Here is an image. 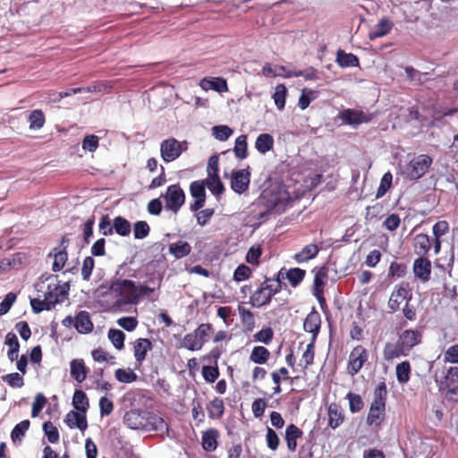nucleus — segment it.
Listing matches in <instances>:
<instances>
[{
  "label": "nucleus",
  "mask_w": 458,
  "mask_h": 458,
  "mask_svg": "<svg viewBox=\"0 0 458 458\" xmlns=\"http://www.w3.org/2000/svg\"><path fill=\"white\" fill-rule=\"evenodd\" d=\"M200 87L204 90L213 89L216 92L223 93L228 91L227 82L221 77L216 78H204L200 81Z\"/></svg>",
  "instance_id": "6ab92c4d"
},
{
  "label": "nucleus",
  "mask_w": 458,
  "mask_h": 458,
  "mask_svg": "<svg viewBox=\"0 0 458 458\" xmlns=\"http://www.w3.org/2000/svg\"><path fill=\"white\" fill-rule=\"evenodd\" d=\"M191 251V246L184 241H178L169 245V252L177 259L188 256Z\"/></svg>",
  "instance_id": "bb28decb"
},
{
  "label": "nucleus",
  "mask_w": 458,
  "mask_h": 458,
  "mask_svg": "<svg viewBox=\"0 0 458 458\" xmlns=\"http://www.w3.org/2000/svg\"><path fill=\"white\" fill-rule=\"evenodd\" d=\"M386 416V406L379 405L377 403H371L369 411L367 417L369 426L379 427L384 421Z\"/></svg>",
  "instance_id": "2eb2a0df"
},
{
  "label": "nucleus",
  "mask_w": 458,
  "mask_h": 458,
  "mask_svg": "<svg viewBox=\"0 0 458 458\" xmlns=\"http://www.w3.org/2000/svg\"><path fill=\"white\" fill-rule=\"evenodd\" d=\"M72 405L77 411L86 413L89 407L87 394L82 390H75L72 397Z\"/></svg>",
  "instance_id": "7c9ffc66"
},
{
  "label": "nucleus",
  "mask_w": 458,
  "mask_h": 458,
  "mask_svg": "<svg viewBox=\"0 0 458 458\" xmlns=\"http://www.w3.org/2000/svg\"><path fill=\"white\" fill-rule=\"evenodd\" d=\"M400 345L409 354L410 351L421 342V334L418 330H404L398 338Z\"/></svg>",
  "instance_id": "9d476101"
},
{
  "label": "nucleus",
  "mask_w": 458,
  "mask_h": 458,
  "mask_svg": "<svg viewBox=\"0 0 458 458\" xmlns=\"http://www.w3.org/2000/svg\"><path fill=\"white\" fill-rule=\"evenodd\" d=\"M250 182V173L249 168L233 171L231 176V188L234 192L238 194L245 192L249 189Z\"/></svg>",
  "instance_id": "6e6552de"
},
{
  "label": "nucleus",
  "mask_w": 458,
  "mask_h": 458,
  "mask_svg": "<svg viewBox=\"0 0 458 458\" xmlns=\"http://www.w3.org/2000/svg\"><path fill=\"white\" fill-rule=\"evenodd\" d=\"M28 121L30 130H39L45 124V114L41 109H35L29 114Z\"/></svg>",
  "instance_id": "f704fd0d"
},
{
  "label": "nucleus",
  "mask_w": 458,
  "mask_h": 458,
  "mask_svg": "<svg viewBox=\"0 0 458 458\" xmlns=\"http://www.w3.org/2000/svg\"><path fill=\"white\" fill-rule=\"evenodd\" d=\"M108 338L114 348L122 350L124 346L125 334L119 329L112 328L108 331Z\"/></svg>",
  "instance_id": "79ce46f5"
},
{
  "label": "nucleus",
  "mask_w": 458,
  "mask_h": 458,
  "mask_svg": "<svg viewBox=\"0 0 458 458\" xmlns=\"http://www.w3.org/2000/svg\"><path fill=\"white\" fill-rule=\"evenodd\" d=\"M321 327V317L320 314L313 307L311 311L307 315L303 322V329L311 334V340L315 342Z\"/></svg>",
  "instance_id": "1a4fd4ad"
},
{
  "label": "nucleus",
  "mask_w": 458,
  "mask_h": 458,
  "mask_svg": "<svg viewBox=\"0 0 458 458\" xmlns=\"http://www.w3.org/2000/svg\"><path fill=\"white\" fill-rule=\"evenodd\" d=\"M219 432L217 429L210 428L203 432L202 447L207 452H212L217 447V438Z\"/></svg>",
  "instance_id": "b1692460"
},
{
  "label": "nucleus",
  "mask_w": 458,
  "mask_h": 458,
  "mask_svg": "<svg viewBox=\"0 0 458 458\" xmlns=\"http://www.w3.org/2000/svg\"><path fill=\"white\" fill-rule=\"evenodd\" d=\"M273 336H274L273 329L271 327H267L262 328L261 330L257 332L254 335V339L257 342H259V343H262L265 344H268L272 341Z\"/></svg>",
  "instance_id": "bf43d9fd"
},
{
  "label": "nucleus",
  "mask_w": 458,
  "mask_h": 458,
  "mask_svg": "<svg viewBox=\"0 0 458 458\" xmlns=\"http://www.w3.org/2000/svg\"><path fill=\"white\" fill-rule=\"evenodd\" d=\"M414 252L420 257H424L430 250L431 242L428 235L425 233L417 234L414 237Z\"/></svg>",
  "instance_id": "412c9836"
},
{
  "label": "nucleus",
  "mask_w": 458,
  "mask_h": 458,
  "mask_svg": "<svg viewBox=\"0 0 458 458\" xmlns=\"http://www.w3.org/2000/svg\"><path fill=\"white\" fill-rule=\"evenodd\" d=\"M341 118L344 123L352 126H357L359 124H361L363 123H369L370 121V117L367 115L365 113L354 109L344 110L341 114Z\"/></svg>",
  "instance_id": "f8f14e48"
},
{
  "label": "nucleus",
  "mask_w": 458,
  "mask_h": 458,
  "mask_svg": "<svg viewBox=\"0 0 458 458\" xmlns=\"http://www.w3.org/2000/svg\"><path fill=\"white\" fill-rule=\"evenodd\" d=\"M413 273L422 282H428L431 276V262L424 257H419L413 263Z\"/></svg>",
  "instance_id": "9b49d317"
},
{
  "label": "nucleus",
  "mask_w": 458,
  "mask_h": 458,
  "mask_svg": "<svg viewBox=\"0 0 458 458\" xmlns=\"http://www.w3.org/2000/svg\"><path fill=\"white\" fill-rule=\"evenodd\" d=\"M270 356L269 351L261 345L255 346L250 355V360L257 364H265Z\"/></svg>",
  "instance_id": "72a5a7b5"
},
{
  "label": "nucleus",
  "mask_w": 458,
  "mask_h": 458,
  "mask_svg": "<svg viewBox=\"0 0 458 458\" xmlns=\"http://www.w3.org/2000/svg\"><path fill=\"white\" fill-rule=\"evenodd\" d=\"M30 422L29 420H24L16 424L11 432V438L13 443L21 441L25 436L26 431L29 429Z\"/></svg>",
  "instance_id": "58836bf2"
},
{
  "label": "nucleus",
  "mask_w": 458,
  "mask_h": 458,
  "mask_svg": "<svg viewBox=\"0 0 458 458\" xmlns=\"http://www.w3.org/2000/svg\"><path fill=\"white\" fill-rule=\"evenodd\" d=\"M115 378L122 383L130 384L137 380L138 376L131 369H117L114 371Z\"/></svg>",
  "instance_id": "37998d69"
},
{
  "label": "nucleus",
  "mask_w": 458,
  "mask_h": 458,
  "mask_svg": "<svg viewBox=\"0 0 458 458\" xmlns=\"http://www.w3.org/2000/svg\"><path fill=\"white\" fill-rule=\"evenodd\" d=\"M201 373L205 380L209 383H214L219 377V370L216 366H203Z\"/></svg>",
  "instance_id": "e2e57ef3"
},
{
  "label": "nucleus",
  "mask_w": 458,
  "mask_h": 458,
  "mask_svg": "<svg viewBox=\"0 0 458 458\" xmlns=\"http://www.w3.org/2000/svg\"><path fill=\"white\" fill-rule=\"evenodd\" d=\"M238 310L242 321L246 326L247 330L252 331L255 327V319L253 313L242 306H239Z\"/></svg>",
  "instance_id": "49530a36"
},
{
  "label": "nucleus",
  "mask_w": 458,
  "mask_h": 458,
  "mask_svg": "<svg viewBox=\"0 0 458 458\" xmlns=\"http://www.w3.org/2000/svg\"><path fill=\"white\" fill-rule=\"evenodd\" d=\"M274 147V138L268 133L259 134L255 141V148L260 154H266Z\"/></svg>",
  "instance_id": "c85d7f7f"
},
{
  "label": "nucleus",
  "mask_w": 458,
  "mask_h": 458,
  "mask_svg": "<svg viewBox=\"0 0 458 458\" xmlns=\"http://www.w3.org/2000/svg\"><path fill=\"white\" fill-rule=\"evenodd\" d=\"M369 354L367 350L361 346L357 345L352 349L349 355L347 371L351 376H355L361 369L365 362L368 360Z\"/></svg>",
  "instance_id": "423d86ee"
},
{
  "label": "nucleus",
  "mask_w": 458,
  "mask_h": 458,
  "mask_svg": "<svg viewBox=\"0 0 458 458\" xmlns=\"http://www.w3.org/2000/svg\"><path fill=\"white\" fill-rule=\"evenodd\" d=\"M266 441L269 449L276 451L280 444L279 437L271 428H267Z\"/></svg>",
  "instance_id": "0e129e2a"
},
{
  "label": "nucleus",
  "mask_w": 458,
  "mask_h": 458,
  "mask_svg": "<svg viewBox=\"0 0 458 458\" xmlns=\"http://www.w3.org/2000/svg\"><path fill=\"white\" fill-rule=\"evenodd\" d=\"M149 225L146 221H137L133 225V234L134 238L141 240L146 238L149 234Z\"/></svg>",
  "instance_id": "3c124183"
},
{
  "label": "nucleus",
  "mask_w": 458,
  "mask_h": 458,
  "mask_svg": "<svg viewBox=\"0 0 458 458\" xmlns=\"http://www.w3.org/2000/svg\"><path fill=\"white\" fill-rule=\"evenodd\" d=\"M287 95V89L284 84H278L276 87L275 93L273 94V99L276 107L279 110H283L285 106V98Z\"/></svg>",
  "instance_id": "ea45409f"
},
{
  "label": "nucleus",
  "mask_w": 458,
  "mask_h": 458,
  "mask_svg": "<svg viewBox=\"0 0 458 458\" xmlns=\"http://www.w3.org/2000/svg\"><path fill=\"white\" fill-rule=\"evenodd\" d=\"M206 185L208 190L216 196L222 194L225 191L224 184L222 183L219 175L208 176Z\"/></svg>",
  "instance_id": "a18cd8bd"
},
{
  "label": "nucleus",
  "mask_w": 458,
  "mask_h": 458,
  "mask_svg": "<svg viewBox=\"0 0 458 458\" xmlns=\"http://www.w3.org/2000/svg\"><path fill=\"white\" fill-rule=\"evenodd\" d=\"M387 395L386 386L385 382L377 385L374 391V400L372 403H377L379 405L386 406V399Z\"/></svg>",
  "instance_id": "5fc2aeb1"
},
{
  "label": "nucleus",
  "mask_w": 458,
  "mask_h": 458,
  "mask_svg": "<svg viewBox=\"0 0 458 458\" xmlns=\"http://www.w3.org/2000/svg\"><path fill=\"white\" fill-rule=\"evenodd\" d=\"M393 175L390 172L386 173L381 178L379 187L377 188L376 198L383 197L389 190L392 184Z\"/></svg>",
  "instance_id": "603ef678"
},
{
  "label": "nucleus",
  "mask_w": 458,
  "mask_h": 458,
  "mask_svg": "<svg viewBox=\"0 0 458 458\" xmlns=\"http://www.w3.org/2000/svg\"><path fill=\"white\" fill-rule=\"evenodd\" d=\"M182 153L180 141L175 138L164 140L160 144V156L164 162L170 163L176 160Z\"/></svg>",
  "instance_id": "0eeeda50"
},
{
  "label": "nucleus",
  "mask_w": 458,
  "mask_h": 458,
  "mask_svg": "<svg viewBox=\"0 0 458 458\" xmlns=\"http://www.w3.org/2000/svg\"><path fill=\"white\" fill-rule=\"evenodd\" d=\"M396 378L400 384L407 383L410 379L411 365L410 362L405 360L398 363L395 368Z\"/></svg>",
  "instance_id": "e433bc0d"
},
{
  "label": "nucleus",
  "mask_w": 458,
  "mask_h": 458,
  "mask_svg": "<svg viewBox=\"0 0 458 458\" xmlns=\"http://www.w3.org/2000/svg\"><path fill=\"white\" fill-rule=\"evenodd\" d=\"M328 426L335 429L338 428L344 420V415L342 411V408L335 403H331L328 406Z\"/></svg>",
  "instance_id": "aec40b11"
},
{
  "label": "nucleus",
  "mask_w": 458,
  "mask_h": 458,
  "mask_svg": "<svg viewBox=\"0 0 458 458\" xmlns=\"http://www.w3.org/2000/svg\"><path fill=\"white\" fill-rule=\"evenodd\" d=\"M206 182L204 181H194L190 185V192L194 199H206Z\"/></svg>",
  "instance_id": "09e8293b"
},
{
  "label": "nucleus",
  "mask_w": 458,
  "mask_h": 458,
  "mask_svg": "<svg viewBox=\"0 0 458 458\" xmlns=\"http://www.w3.org/2000/svg\"><path fill=\"white\" fill-rule=\"evenodd\" d=\"M109 291L116 298L115 303L118 306L136 304L139 301L138 287L131 280L114 277L111 281Z\"/></svg>",
  "instance_id": "f03ea898"
},
{
  "label": "nucleus",
  "mask_w": 458,
  "mask_h": 458,
  "mask_svg": "<svg viewBox=\"0 0 458 458\" xmlns=\"http://www.w3.org/2000/svg\"><path fill=\"white\" fill-rule=\"evenodd\" d=\"M208 416L212 419H220L225 411V405L222 399L215 397L207 406Z\"/></svg>",
  "instance_id": "473e14b6"
},
{
  "label": "nucleus",
  "mask_w": 458,
  "mask_h": 458,
  "mask_svg": "<svg viewBox=\"0 0 458 458\" xmlns=\"http://www.w3.org/2000/svg\"><path fill=\"white\" fill-rule=\"evenodd\" d=\"M432 163L433 159L428 155H419L406 165L403 174L409 180H418L428 172Z\"/></svg>",
  "instance_id": "20e7f679"
},
{
  "label": "nucleus",
  "mask_w": 458,
  "mask_h": 458,
  "mask_svg": "<svg viewBox=\"0 0 458 458\" xmlns=\"http://www.w3.org/2000/svg\"><path fill=\"white\" fill-rule=\"evenodd\" d=\"M318 92L310 89H303L299 98L298 106L301 110H305L311 101L318 98Z\"/></svg>",
  "instance_id": "4c0bfd02"
},
{
  "label": "nucleus",
  "mask_w": 458,
  "mask_h": 458,
  "mask_svg": "<svg viewBox=\"0 0 458 458\" xmlns=\"http://www.w3.org/2000/svg\"><path fill=\"white\" fill-rule=\"evenodd\" d=\"M64 421L70 428H77L81 431H84L88 428L86 413L79 411H70Z\"/></svg>",
  "instance_id": "4468645a"
},
{
  "label": "nucleus",
  "mask_w": 458,
  "mask_h": 458,
  "mask_svg": "<svg viewBox=\"0 0 458 458\" xmlns=\"http://www.w3.org/2000/svg\"><path fill=\"white\" fill-rule=\"evenodd\" d=\"M400 345L397 341L396 344L386 343L383 350V356L386 360H392L401 356H407V352Z\"/></svg>",
  "instance_id": "393cba45"
},
{
  "label": "nucleus",
  "mask_w": 458,
  "mask_h": 458,
  "mask_svg": "<svg viewBox=\"0 0 458 458\" xmlns=\"http://www.w3.org/2000/svg\"><path fill=\"white\" fill-rule=\"evenodd\" d=\"M153 344L148 338H138L133 343L134 358L139 365H141L147 357L148 352L151 351Z\"/></svg>",
  "instance_id": "ddd939ff"
},
{
  "label": "nucleus",
  "mask_w": 458,
  "mask_h": 458,
  "mask_svg": "<svg viewBox=\"0 0 458 458\" xmlns=\"http://www.w3.org/2000/svg\"><path fill=\"white\" fill-rule=\"evenodd\" d=\"M267 407V402L265 399L258 398L255 399L251 404V410L255 418H260L263 416Z\"/></svg>",
  "instance_id": "774afa93"
},
{
  "label": "nucleus",
  "mask_w": 458,
  "mask_h": 458,
  "mask_svg": "<svg viewBox=\"0 0 458 458\" xmlns=\"http://www.w3.org/2000/svg\"><path fill=\"white\" fill-rule=\"evenodd\" d=\"M74 327L81 334H89L93 330V323L88 311L81 310L75 316Z\"/></svg>",
  "instance_id": "a211bd4d"
},
{
  "label": "nucleus",
  "mask_w": 458,
  "mask_h": 458,
  "mask_svg": "<svg viewBox=\"0 0 458 458\" xmlns=\"http://www.w3.org/2000/svg\"><path fill=\"white\" fill-rule=\"evenodd\" d=\"M270 278L265 282L252 293L250 303L253 307L260 308L270 303L272 297L282 290L280 283L268 284Z\"/></svg>",
  "instance_id": "7ed1b4c3"
},
{
  "label": "nucleus",
  "mask_w": 458,
  "mask_h": 458,
  "mask_svg": "<svg viewBox=\"0 0 458 458\" xmlns=\"http://www.w3.org/2000/svg\"><path fill=\"white\" fill-rule=\"evenodd\" d=\"M444 382L441 380L440 385L444 384L453 394L458 393V367H451L443 377Z\"/></svg>",
  "instance_id": "5701e85b"
},
{
  "label": "nucleus",
  "mask_w": 458,
  "mask_h": 458,
  "mask_svg": "<svg viewBox=\"0 0 458 458\" xmlns=\"http://www.w3.org/2000/svg\"><path fill=\"white\" fill-rule=\"evenodd\" d=\"M71 377L78 383H82L88 374V368L82 359H73L70 362Z\"/></svg>",
  "instance_id": "f3484780"
},
{
  "label": "nucleus",
  "mask_w": 458,
  "mask_h": 458,
  "mask_svg": "<svg viewBox=\"0 0 458 458\" xmlns=\"http://www.w3.org/2000/svg\"><path fill=\"white\" fill-rule=\"evenodd\" d=\"M47 403V399L42 393L37 394L32 404L31 416L33 418L38 416Z\"/></svg>",
  "instance_id": "4d7b16f0"
},
{
  "label": "nucleus",
  "mask_w": 458,
  "mask_h": 458,
  "mask_svg": "<svg viewBox=\"0 0 458 458\" xmlns=\"http://www.w3.org/2000/svg\"><path fill=\"white\" fill-rule=\"evenodd\" d=\"M17 296L14 293H8L4 296V300L0 302V316L6 314L10 310Z\"/></svg>",
  "instance_id": "680f3d73"
},
{
  "label": "nucleus",
  "mask_w": 458,
  "mask_h": 458,
  "mask_svg": "<svg viewBox=\"0 0 458 458\" xmlns=\"http://www.w3.org/2000/svg\"><path fill=\"white\" fill-rule=\"evenodd\" d=\"M123 423L130 428L143 431H157L168 434V425L159 415L140 409L128 411L123 417Z\"/></svg>",
  "instance_id": "f257e3e1"
},
{
  "label": "nucleus",
  "mask_w": 458,
  "mask_h": 458,
  "mask_svg": "<svg viewBox=\"0 0 458 458\" xmlns=\"http://www.w3.org/2000/svg\"><path fill=\"white\" fill-rule=\"evenodd\" d=\"M306 271L300 267L290 268L285 273V278L289 281L293 287H297L304 279Z\"/></svg>",
  "instance_id": "c9c22d12"
},
{
  "label": "nucleus",
  "mask_w": 458,
  "mask_h": 458,
  "mask_svg": "<svg viewBox=\"0 0 458 458\" xmlns=\"http://www.w3.org/2000/svg\"><path fill=\"white\" fill-rule=\"evenodd\" d=\"M114 231L120 236L125 237L131 233V223L124 217L118 216L113 220Z\"/></svg>",
  "instance_id": "2f4dec72"
},
{
  "label": "nucleus",
  "mask_w": 458,
  "mask_h": 458,
  "mask_svg": "<svg viewBox=\"0 0 458 458\" xmlns=\"http://www.w3.org/2000/svg\"><path fill=\"white\" fill-rule=\"evenodd\" d=\"M336 63L340 67H357L360 64L359 58L352 54L345 53L344 50L339 49L336 52Z\"/></svg>",
  "instance_id": "a878e982"
},
{
  "label": "nucleus",
  "mask_w": 458,
  "mask_h": 458,
  "mask_svg": "<svg viewBox=\"0 0 458 458\" xmlns=\"http://www.w3.org/2000/svg\"><path fill=\"white\" fill-rule=\"evenodd\" d=\"M55 254H54V263L52 266V269L54 272L60 271L65 265L67 259H68V254L67 251L64 250H59L55 249Z\"/></svg>",
  "instance_id": "c03bdc74"
},
{
  "label": "nucleus",
  "mask_w": 458,
  "mask_h": 458,
  "mask_svg": "<svg viewBox=\"0 0 458 458\" xmlns=\"http://www.w3.org/2000/svg\"><path fill=\"white\" fill-rule=\"evenodd\" d=\"M2 380L13 388H20L24 385V379L17 372L9 373L2 377Z\"/></svg>",
  "instance_id": "864d4df0"
},
{
  "label": "nucleus",
  "mask_w": 458,
  "mask_h": 458,
  "mask_svg": "<svg viewBox=\"0 0 458 458\" xmlns=\"http://www.w3.org/2000/svg\"><path fill=\"white\" fill-rule=\"evenodd\" d=\"M233 153L237 159L242 160L248 157L247 135L242 134L235 140Z\"/></svg>",
  "instance_id": "c756f323"
},
{
  "label": "nucleus",
  "mask_w": 458,
  "mask_h": 458,
  "mask_svg": "<svg viewBox=\"0 0 458 458\" xmlns=\"http://www.w3.org/2000/svg\"><path fill=\"white\" fill-rule=\"evenodd\" d=\"M99 139L98 136L90 134L85 136V138L82 140L81 147L84 150L94 152L98 148L99 145Z\"/></svg>",
  "instance_id": "052dcab7"
},
{
  "label": "nucleus",
  "mask_w": 458,
  "mask_h": 458,
  "mask_svg": "<svg viewBox=\"0 0 458 458\" xmlns=\"http://www.w3.org/2000/svg\"><path fill=\"white\" fill-rule=\"evenodd\" d=\"M251 269L246 265H240L236 267L233 273V279L236 282L246 280L250 277Z\"/></svg>",
  "instance_id": "338daca9"
},
{
  "label": "nucleus",
  "mask_w": 458,
  "mask_h": 458,
  "mask_svg": "<svg viewBox=\"0 0 458 458\" xmlns=\"http://www.w3.org/2000/svg\"><path fill=\"white\" fill-rule=\"evenodd\" d=\"M393 27V23L387 18H383L379 21V22L374 27V29L369 32V38L375 39L378 38H382L388 34Z\"/></svg>",
  "instance_id": "cd10ccee"
},
{
  "label": "nucleus",
  "mask_w": 458,
  "mask_h": 458,
  "mask_svg": "<svg viewBox=\"0 0 458 458\" xmlns=\"http://www.w3.org/2000/svg\"><path fill=\"white\" fill-rule=\"evenodd\" d=\"M233 132V129L227 125H216L212 128V134L220 141L228 140Z\"/></svg>",
  "instance_id": "8fccbe9b"
},
{
  "label": "nucleus",
  "mask_w": 458,
  "mask_h": 458,
  "mask_svg": "<svg viewBox=\"0 0 458 458\" xmlns=\"http://www.w3.org/2000/svg\"><path fill=\"white\" fill-rule=\"evenodd\" d=\"M318 252L319 248L318 245L308 244L300 252L295 253L293 259L297 263H304L317 257Z\"/></svg>",
  "instance_id": "4be33fe9"
},
{
  "label": "nucleus",
  "mask_w": 458,
  "mask_h": 458,
  "mask_svg": "<svg viewBox=\"0 0 458 458\" xmlns=\"http://www.w3.org/2000/svg\"><path fill=\"white\" fill-rule=\"evenodd\" d=\"M94 266L95 260L92 257L89 256L84 259L81 268V276L83 280L88 281L90 278Z\"/></svg>",
  "instance_id": "69168bd1"
},
{
  "label": "nucleus",
  "mask_w": 458,
  "mask_h": 458,
  "mask_svg": "<svg viewBox=\"0 0 458 458\" xmlns=\"http://www.w3.org/2000/svg\"><path fill=\"white\" fill-rule=\"evenodd\" d=\"M98 228L99 233L104 236H109L114 233V225L108 215L102 216Z\"/></svg>",
  "instance_id": "6e6d98bb"
},
{
  "label": "nucleus",
  "mask_w": 458,
  "mask_h": 458,
  "mask_svg": "<svg viewBox=\"0 0 458 458\" xmlns=\"http://www.w3.org/2000/svg\"><path fill=\"white\" fill-rule=\"evenodd\" d=\"M43 431L51 444H55L59 441V432L55 426L51 421L43 423Z\"/></svg>",
  "instance_id": "de8ad7c7"
},
{
  "label": "nucleus",
  "mask_w": 458,
  "mask_h": 458,
  "mask_svg": "<svg viewBox=\"0 0 458 458\" xmlns=\"http://www.w3.org/2000/svg\"><path fill=\"white\" fill-rule=\"evenodd\" d=\"M161 198L165 200V209L174 214H177L185 202V193L178 183L168 186Z\"/></svg>",
  "instance_id": "39448f33"
},
{
  "label": "nucleus",
  "mask_w": 458,
  "mask_h": 458,
  "mask_svg": "<svg viewBox=\"0 0 458 458\" xmlns=\"http://www.w3.org/2000/svg\"><path fill=\"white\" fill-rule=\"evenodd\" d=\"M303 432L296 425L290 424L285 428L284 439L287 448L290 452H294L297 448V440L301 438Z\"/></svg>",
  "instance_id": "dca6fc26"
},
{
  "label": "nucleus",
  "mask_w": 458,
  "mask_h": 458,
  "mask_svg": "<svg viewBox=\"0 0 458 458\" xmlns=\"http://www.w3.org/2000/svg\"><path fill=\"white\" fill-rule=\"evenodd\" d=\"M183 347L190 351H197L201 349L202 344L194 333H190L185 335L183 338Z\"/></svg>",
  "instance_id": "13d9d810"
},
{
  "label": "nucleus",
  "mask_w": 458,
  "mask_h": 458,
  "mask_svg": "<svg viewBox=\"0 0 458 458\" xmlns=\"http://www.w3.org/2000/svg\"><path fill=\"white\" fill-rule=\"evenodd\" d=\"M346 399L349 401V408L352 413H357L363 409L364 403L360 394L349 392L346 394Z\"/></svg>",
  "instance_id": "a19ab883"
}]
</instances>
